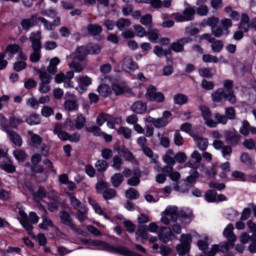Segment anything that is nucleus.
Here are the masks:
<instances>
[{
	"label": "nucleus",
	"mask_w": 256,
	"mask_h": 256,
	"mask_svg": "<svg viewBox=\"0 0 256 256\" xmlns=\"http://www.w3.org/2000/svg\"><path fill=\"white\" fill-rule=\"evenodd\" d=\"M101 53V46L99 45H90L88 47L82 46L79 47L73 54V61L68 64L70 69H74L75 73H81L85 69L83 61L87 55H99Z\"/></svg>",
	"instance_id": "nucleus-1"
},
{
	"label": "nucleus",
	"mask_w": 256,
	"mask_h": 256,
	"mask_svg": "<svg viewBox=\"0 0 256 256\" xmlns=\"http://www.w3.org/2000/svg\"><path fill=\"white\" fill-rule=\"evenodd\" d=\"M233 224H228L223 231L224 237L227 239V242L221 245H213L210 252L206 253V256H215L217 253H227L229 249L235 247V241H237V236L233 233Z\"/></svg>",
	"instance_id": "nucleus-2"
},
{
	"label": "nucleus",
	"mask_w": 256,
	"mask_h": 256,
	"mask_svg": "<svg viewBox=\"0 0 256 256\" xmlns=\"http://www.w3.org/2000/svg\"><path fill=\"white\" fill-rule=\"evenodd\" d=\"M19 221L22 225V227L31 235L33 233V225H36V223H39V216L35 212H30L29 216H27V213H25L24 210H19Z\"/></svg>",
	"instance_id": "nucleus-3"
},
{
	"label": "nucleus",
	"mask_w": 256,
	"mask_h": 256,
	"mask_svg": "<svg viewBox=\"0 0 256 256\" xmlns=\"http://www.w3.org/2000/svg\"><path fill=\"white\" fill-rule=\"evenodd\" d=\"M0 125L2 127V131L7 133L10 141L17 147H21L23 145V139H21V136L17 134V132L9 129V125L7 124V118L5 116L0 115Z\"/></svg>",
	"instance_id": "nucleus-4"
},
{
	"label": "nucleus",
	"mask_w": 256,
	"mask_h": 256,
	"mask_svg": "<svg viewBox=\"0 0 256 256\" xmlns=\"http://www.w3.org/2000/svg\"><path fill=\"white\" fill-rule=\"evenodd\" d=\"M154 169L157 171V173H166L169 179L176 183L173 187L174 191H181V188L179 187V179H181V174L179 172L175 171L171 166H155Z\"/></svg>",
	"instance_id": "nucleus-5"
},
{
	"label": "nucleus",
	"mask_w": 256,
	"mask_h": 256,
	"mask_svg": "<svg viewBox=\"0 0 256 256\" xmlns=\"http://www.w3.org/2000/svg\"><path fill=\"white\" fill-rule=\"evenodd\" d=\"M86 123H87V119H85L83 114H77L74 121L68 118L64 123V127L68 131H75V129H78V131H81V129L85 127Z\"/></svg>",
	"instance_id": "nucleus-6"
},
{
	"label": "nucleus",
	"mask_w": 256,
	"mask_h": 256,
	"mask_svg": "<svg viewBox=\"0 0 256 256\" xmlns=\"http://www.w3.org/2000/svg\"><path fill=\"white\" fill-rule=\"evenodd\" d=\"M59 217L62 225H66V227H69L72 231H74V233H77L78 235H85V231L81 230V228H77L73 224V218L67 211L60 212Z\"/></svg>",
	"instance_id": "nucleus-7"
},
{
	"label": "nucleus",
	"mask_w": 256,
	"mask_h": 256,
	"mask_svg": "<svg viewBox=\"0 0 256 256\" xmlns=\"http://www.w3.org/2000/svg\"><path fill=\"white\" fill-rule=\"evenodd\" d=\"M195 17V8L187 5V7L184 9L183 14L181 13H175L173 14V19L177 21V23H185L187 21H193Z\"/></svg>",
	"instance_id": "nucleus-8"
},
{
	"label": "nucleus",
	"mask_w": 256,
	"mask_h": 256,
	"mask_svg": "<svg viewBox=\"0 0 256 256\" xmlns=\"http://www.w3.org/2000/svg\"><path fill=\"white\" fill-rule=\"evenodd\" d=\"M75 77V73L73 71H68L66 74L65 73H59L55 76V82L56 83H63L65 89H73L75 85L73 84V79Z\"/></svg>",
	"instance_id": "nucleus-9"
},
{
	"label": "nucleus",
	"mask_w": 256,
	"mask_h": 256,
	"mask_svg": "<svg viewBox=\"0 0 256 256\" xmlns=\"http://www.w3.org/2000/svg\"><path fill=\"white\" fill-rule=\"evenodd\" d=\"M180 241L181 244H178L176 246L179 255H185L186 253H189V251L191 250V243L193 241V237L190 234H182Z\"/></svg>",
	"instance_id": "nucleus-10"
},
{
	"label": "nucleus",
	"mask_w": 256,
	"mask_h": 256,
	"mask_svg": "<svg viewBox=\"0 0 256 256\" xmlns=\"http://www.w3.org/2000/svg\"><path fill=\"white\" fill-rule=\"evenodd\" d=\"M179 214H177V206H169L162 214L161 222L164 225H169L171 221H177Z\"/></svg>",
	"instance_id": "nucleus-11"
},
{
	"label": "nucleus",
	"mask_w": 256,
	"mask_h": 256,
	"mask_svg": "<svg viewBox=\"0 0 256 256\" xmlns=\"http://www.w3.org/2000/svg\"><path fill=\"white\" fill-rule=\"evenodd\" d=\"M42 23L44 29L46 31H55V27H59L61 25V17H56L53 22L47 20L44 17L37 15V24Z\"/></svg>",
	"instance_id": "nucleus-12"
},
{
	"label": "nucleus",
	"mask_w": 256,
	"mask_h": 256,
	"mask_svg": "<svg viewBox=\"0 0 256 256\" xmlns=\"http://www.w3.org/2000/svg\"><path fill=\"white\" fill-rule=\"evenodd\" d=\"M146 97L149 101H156L157 103H163V101H165V95L161 92H157V88L153 85L148 86Z\"/></svg>",
	"instance_id": "nucleus-13"
},
{
	"label": "nucleus",
	"mask_w": 256,
	"mask_h": 256,
	"mask_svg": "<svg viewBox=\"0 0 256 256\" xmlns=\"http://www.w3.org/2000/svg\"><path fill=\"white\" fill-rule=\"evenodd\" d=\"M223 85V90L229 95V103L235 105L237 103V96H235V91L233 90V82L231 80H225Z\"/></svg>",
	"instance_id": "nucleus-14"
},
{
	"label": "nucleus",
	"mask_w": 256,
	"mask_h": 256,
	"mask_svg": "<svg viewBox=\"0 0 256 256\" xmlns=\"http://www.w3.org/2000/svg\"><path fill=\"white\" fill-rule=\"evenodd\" d=\"M200 111L207 127H217V122L211 119V109H209V107L200 106Z\"/></svg>",
	"instance_id": "nucleus-15"
},
{
	"label": "nucleus",
	"mask_w": 256,
	"mask_h": 256,
	"mask_svg": "<svg viewBox=\"0 0 256 256\" xmlns=\"http://www.w3.org/2000/svg\"><path fill=\"white\" fill-rule=\"evenodd\" d=\"M205 199L208 203H219V201H227V197L223 194L217 195L215 190H209L205 193Z\"/></svg>",
	"instance_id": "nucleus-16"
},
{
	"label": "nucleus",
	"mask_w": 256,
	"mask_h": 256,
	"mask_svg": "<svg viewBox=\"0 0 256 256\" xmlns=\"http://www.w3.org/2000/svg\"><path fill=\"white\" fill-rule=\"evenodd\" d=\"M203 161V156L198 151H194L191 154V160L185 164V167H190V169H199V163Z\"/></svg>",
	"instance_id": "nucleus-17"
},
{
	"label": "nucleus",
	"mask_w": 256,
	"mask_h": 256,
	"mask_svg": "<svg viewBox=\"0 0 256 256\" xmlns=\"http://www.w3.org/2000/svg\"><path fill=\"white\" fill-rule=\"evenodd\" d=\"M76 82L78 84V88L76 89H78L80 93H85V91H87V87L93 83V80H91L89 76H80L76 78Z\"/></svg>",
	"instance_id": "nucleus-18"
},
{
	"label": "nucleus",
	"mask_w": 256,
	"mask_h": 256,
	"mask_svg": "<svg viewBox=\"0 0 256 256\" xmlns=\"http://www.w3.org/2000/svg\"><path fill=\"white\" fill-rule=\"evenodd\" d=\"M239 131L241 135H244V137H248V135H256V127L251 126V124L247 120L242 121V125Z\"/></svg>",
	"instance_id": "nucleus-19"
},
{
	"label": "nucleus",
	"mask_w": 256,
	"mask_h": 256,
	"mask_svg": "<svg viewBox=\"0 0 256 256\" xmlns=\"http://www.w3.org/2000/svg\"><path fill=\"white\" fill-rule=\"evenodd\" d=\"M145 121L146 123H150V125H154L156 129H161L169 125V120H164L162 118H153L151 116L146 117Z\"/></svg>",
	"instance_id": "nucleus-20"
},
{
	"label": "nucleus",
	"mask_w": 256,
	"mask_h": 256,
	"mask_svg": "<svg viewBox=\"0 0 256 256\" xmlns=\"http://www.w3.org/2000/svg\"><path fill=\"white\" fill-rule=\"evenodd\" d=\"M42 211H44V214L41 216L42 222L38 225V227L43 231H47L49 227H55V224H53V220L47 216V210L42 208Z\"/></svg>",
	"instance_id": "nucleus-21"
},
{
	"label": "nucleus",
	"mask_w": 256,
	"mask_h": 256,
	"mask_svg": "<svg viewBox=\"0 0 256 256\" xmlns=\"http://www.w3.org/2000/svg\"><path fill=\"white\" fill-rule=\"evenodd\" d=\"M191 41H193L191 38H181L177 42L171 44V49L172 51H175V53H181L185 45L191 43Z\"/></svg>",
	"instance_id": "nucleus-22"
},
{
	"label": "nucleus",
	"mask_w": 256,
	"mask_h": 256,
	"mask_svg": "<svg viewBox=\"0 0 256 256\" xmlns=\"http://www.w3.org/2000/svg\"><path fill=\"white\" fill-rule=\"evenodd\" d=\"M191 137L194 139L198 149L200 151H207V147H209V140L203 138L197 134H190Z\"/></svg>",
	"instance_id": "nucleus-23"
},
{
	"label": "nucleus",
	"mask_w": 256,
	"mask_h": 256,
	"mask_svg": "<svg viewBox=\"0 0 256 256\" xmlns=\"http://www.w3.org/2000/svg\"><path fill=\"white\" fill-rule=\"evenodd\" d=\"M223 99H227L229 103V95L223 88H219L214 93H212V101H214V103H221Z\"/></svg>",
	"instance_id": "nucleus-24"
},
{
	"label": "nucleus",
	"mask_w": 256,
	"mask_h": 256,
	"mask_svg": "<svg viewBox=\"0 0 256 256\" xmlns=\"http://www.w3.org/2000/svg\"><path fill=\"white\" fill-rule=\"evenodd\" d=\"M37 24V14L32 15L30 18H25L21 21V27L24 31H29L31 27H35Z\"/></svg>",
	"instance_id": "nucleus-25"
},
{
	"label": "nucleus",
	"mask_w": 256,
	"mask_h": 256,
	"mask_svg": "<svg viewBox=\"0 0 256 256\" xmlns=\"http://www.w3.org/2000/svg\"><path fill=\"white\" fill-rule=\"evenodd\" d=\"M29 40L32 43V49H41V31L30 33Z\"/></svg>",
	"instance_id": "nucleus-26"
},
{
	"label": "nucleus",
	"mask_w": 256,
	"mask_h": 256,
	"mask_svg": "<svg viewBox=\"0 0 256 256\" xmlns=\"http://www.w3.org/2000/svg\"><path fill=\"white\" fill-rule=\"evenodd\" d=\"M158 237L162 243H169L173 239V232L169 228H161Z\"/></svg>",
	"instance_id": "nucleus-27"
},
{
	"label": "nucleus",
	"mask_w": 256,
	"mask_h": 256,
	"mask_svg": "<svg viewBox=\"0 0 256 256\" xmlns=\"http://www.w3.org/2000/svg\"><path fill=\"white\" fill-rule=\"evenodd\" d=\"M122 68L124 71H135L137 70L138 66L137 63L133 61V58L126 56L122 62Z\"/></svg>",
	"instance_id": "nucleus-28"
},
{
	"label": "nucleus",
	"mask_w": 256,
	"mask_h": 256,
	"mask_svg": "<svg viewBox=\"0 0 256 256\" xmlns=\"http://www.w3.org/2000/svg\"><path fill=\"white\" fill-rule=\"evenodd\" d=\"M21 51V47L17 44H9L6 47V51L4 53V57H8V59H13L17 53Z\"/></svg>",
	"instance_id": "nucleus-29"
},
{
	"label": "nucleus",
	"mask_w": 256,
	"mask_h": 256,
	"mask_svg": "<svg viewBox=\"0 0 256 256\" xmlns=\"http://www.w3.org/2000/svg\"><path fill=\"white\" fill-rule=\"evenodd\" d=\"M69 201H70V205L73 207V209H75L76 211H79L87 206L83 205V203L80 202L79 199H77V197H75L74 194H71L70 192L66 193Z\"/></svg>",
	"instance_id": "nucleus-30"
},
{
	"label": "nucleus",
	"mask_w": 256,
	"mask_h": 256,
	"mask_svg": "<svg viewBox=\"0 0 256 256\" xmlns=\"http://www.w3.org/2000/svg\"><path fill=\"white\" fill-rule=\"evenodd\" d=\"M238 28L240 29V31H243L244 33H247V31L251 29V22H249V15L245 13L241 15Z\"/></svg>",
	"instance_id": "nucleus-31"
},
{
	"label": "nucleus",
	"mask_w": 256,
	"mask_h": 256,
	"mask_svg": "<svg viewBox=\"0 0 256 256\" xmlns=\"http://www.w3.org/2000/svg\"><path fill=\"white\" fill-rule=\"evenodd\" d=\"M131 110L133 113H137L138 115H143V113H147V103L142 101H137L131 106Z\"/></svg>",
	"instance_id": "nucleus-32"
},
{
	"label": "nucleus",
	"mask_w": 256,
	"mask_h": 256,
	"mask_svg": "<svg viewBox=\"0 0 256 256\" xmlns=\"http://www.w3.org/2000/svg\"><path fill=\"white\" fill-rule=\"evenodd\" d=\"M0 169L5 171L6 173H15L17 171V167L13 164V160L11 158H7L6 162H2L0 164Z\"/></svg>",
	"instance_id": "nucleus-33"
},
{
	"label": "nucleus",
	"mask_w": 256,
	"mask_h": 256,
	"mask_svg": "<svg viewBox=\"0 0 256 256\" xmlns=\"http://www.w3.org/2000/svg\"><path fill=\"white\" fill-rule=\"evenodd\" d=\"M23 123H25V121H23V118L12 114L9 117V124H7V125L9 127V129H17V127H20V125H23Z\"/></svg>",
	"instance_id": "nucleus-34"
},
{
	"label": "nucleus",
	"mask_w": 256,
	"mask_h": 256,
	"mask_svg": "<svg viewBox=\"0 0 256 256\" xmlns=\"http://www.w3.org/2000/svg\"><path fill=\"white\" fill-rule=\"evenodd\" d=\"M88 203L89 205H91L95 213H97V215H101L102 217H104V219H109V216H107V214L103 212V208H101V205H99L96 200H94L93 198H88Z\"/></svg>",
	"instance_id": "nucleus-35"
},
{
	"label": "nucleus",
	"mask_w": 256,
	"mask_h": 256,
	"mask_svg": "<svg viewBox=\"0 0 256 256\" xmlns=\"http://www.w3.org/2000/svg\"><path fill=\"white\" fill-rule=\"evenodd\" d=\"M162 159L164 163H166L167 167H175L176 159L173 150H168Z\"/></svg>",
	"instance_id": "nucleus-36"
},
{
	"label": "nucleus",
	"mask_w": 256,
	"mask_h": 256,
	"mask_svg": "<svg viewBox=\"0 0 256 256\" xmlns=\"http://www.w3.org/2000/svg\"><path fill=\"white\" fill-rule=\"evenodd\" d=\"M147 231V226H139L136 231V241H146V239H149Z\"/></svg>",
	"instance_id": "nucleus-37"
},
{
	"label": "nucleus",
	"mask_w": 256,
	"mask_h": 256,
	"mask_svg": "<svg viewBox=\"0 0 256 256\" xmlns=\"http://www.w3.org/2000/svg\"><path fill=\"white\" fill-rule=\"evenodd\" d=\"M112 91H114L115 95H125V93H129L130 89L125 85L114 83L112 85Z\"/></svg>",
	"instance_id": "nucleus-38"
},
{
	"label": "nucleus",
	"mask_w": 256,
	"mask_h": 256,
	"mask_svg": "<svg viewBox=\"0 0 256 256\" xmlns=\"http://www.w3.org/2000/svg\"><path fill=\"white\" fill-rule=\"evenodd\" d=\"M28 135L30 137L32 147H37L43 143V138L39 134H35L33 131L29 130Z\"/></svg>",
	"instance_id": "nucleus-39"
},
{
	"label": "nucleus",
	"mask_w": 256,
	"mask_h": 256,
	"mask_svg": "<svg viewBox=\"0 0 256 256\" xmlns=\"http://www.w3.org/2000/svg\"><path fill=\"white\" fill-rule=\"evenodd\" d=\"M61 63V60L59 58L55 57L50 60V64L47 67V71L50 75H55L57 73V66Z\"/></svg>",
	"instance_id": "nucleus-40"
},
{
	"label": "nucleus",
	"mask_w": 256,
	"mask_h": 256,
	"mask_svg": "<svg viewBox=\"0 0 256 256\" xmlns=\"http://www.w3.org/2000/svg\"><path fill=\"white\" fill-rule=\"evenodd\" d=\"M197 246L200 249V251H203L205 256H207V253H211V249L209 251H207V249H209V238L208 237H205L204 240H199L197 242Z\"/></svg>",
	"instance_id": "nucleus-41"
},
{
	"label": "nucleus",
	"mask_w": 256,
	"mask_h": 256,
	"mask_svg": "<svg viewBox=\"0 0 256 256\" xmlns=\"http://www.w3.org/2000/svg\"><path fill=\"white\" fill-rule=\"evenodd\" d=\"M116 27L119 31H125V29H129V27H131V20L127 18H120L116 23Z\"/></svg>",
	"instance_id": "nucleus-42"
},
{
	"label": "nucleus",
	"mask_w": 256,
	"mask_h": 256,
	"mask_svg": "<svg viewBox=\"0 0 256 256\" xmlns=\"http://www.w3.org/2000/svg\"><path fill=\"white\" fill-rule=\"evenodd\" d=\"M111 167L115 171H121L123 169V158L119 156H114L111 161Z\"/></svg>",
	"instance_id": "nucleus-43"
},
{
	"label": "nucleus",
	"mask_w": 256,
	"mask_h": 256,
	"mask_svg": "<svg viewBox=\"0 0 256 256\" xmlns=\"http://www.w3.org/2000/svg\"><path fill=\"white\" fill-rule=\"evenodd\" d=\"M219 23V18L217 17H210L208 19H204L201 23V27H216V25Z\"/></svg>",
	"instance_id": "nucleus-44"
},
{
	"label": "nucleus",
	"mask_w": 256,
	"mask_h": 256,
	"mask_svg": "<svg viewBox=\"0 0 256 256\" xmlns=\"http://www.w3.org/2000/svg\"><path fill=\"white\" fill-rule=\"evenodd\" d=\"M179 217H181L184 223H190L191 220L193 219V212H191V210L189 209L182 210L179 213Z\"/></svg>",
	"instance_id": "nucleus-45"
},
{
	"label": "nucleus",
	"mask_w": 256,
	"mask_h": 256,
	"mask_svg": "<svg viewBox=\"0 0 256 256\" xmlns=\"http://www.w3.org/2000/svg\"><path fill=\"white\" fill-rule=\"evenodd\" d=\"M226 141L230 143V145H237L239 141H241V136L239 134L229 132L226 135Z\"/></svg>",
	"instance_id": "nucleus-46"
},
{
	"label": "nucleus",
	"mask_w": 256,
	"mask_h": 256,
	"mask_svg": "<svg viewBox=\"0 0 256 256\" xmlns=\"http://www.w3.org/2000/svg\"><path fill=\"white\" fill-rule=\"evenodd\" d=\"M38 73H39L40 83H48V84L51 83V79L53 78L51 77L50 73L46 72L43 69L38 70Z\"/></svg>",
	"instance_id": "nucleus-47"
},
{
	"label": "nucleus",
	"mask_w": 256,
	"mask_h": 256,
	"mask_svg": "<svg viewBox=\"0 0 256 256\" xmlns=\"http://www.w3.org/2000/svg\"><path fill=\"white\" fill-rule=\"evenodd\" d=\"M123 180H124V177H123V174L121 173L114 174L110 179L113 187H120L121 183H123Z\"/></svg>",
	"instance_id": "nucleus-48"
},
{
	"label": "nucleus",
	"mask_w": 256,
	"mask_h": 256,
	"mask_svg": "<svg viewBox=\"0 0 256 256\" xmlns=\"http://www.w3.org/2000/svg\"><path fill=\"white\" fill-rule=\"evenodd\" d=\"M98 93L101 95V97H109L113 92L111 90V87H109V85L102 84L98 87Z\"/></svg>",
	"instance_id": "nucleus-49"
},
{
	"label": "nucleus",
	"mask_w": 256,
	"mask_h": 256,
	"mask_svg": "<svg viewBox=\"0 0 256 256\" xmlns=\"http://www.w3.org/2000/svg\"><path fill=\"white\" fill-rule=\"evenodd\" d=\"M223 47H225V44L221 40H214L211 44L213 53H221V51H223Z\"/></svg>",
	"instance_id": "nucleus-50"
},
{
	"label": "nucleus",
	"mask_w": 256,
	"mask_h": 256,
	"mask_svg": "<svg viewBox=\"0 0 256 256\" xmlns=\"http://www.w3.org/2000/svg\"><path fill=\"white\" fill-rule=\"evenodd\" d=\"M222 29L225 31L226 35H229V29L233 27V22L229 18H224L220 21Z\"/></svg>",
	"instance_id": "nucleus-51"
},
{
	"label": "nucleus",
	"mask_w": 256,
	"mask_h": 256,
	"mask_svg": "<svg viewBox=\"0 0 256 256\" xmlns=\"http://www.w3.org/2000/svg\"><path fill=\"white\" fill-rule=\"evenodd\" d=\"M87 29L90 35H99L103 31V28L99 24H90Z\"/></svg>",
	"instance_id": "nucleus-52"
},
{
	"label": "nucleus",
	"mask_w": 256,
	"mask_h": 256,
	"mask_svg": "<svg viewBox=\"0 0 256 256\" xmlns=\"http://www.w3.org/2000/svg\"><path fill=\"white\" fill-rule=\"evenodd\" d=\"M33 53L30 55L31 63H39L41 61V48H32Z\"/></svg>",
	"instance_id": "nucleus-53"
},
{
	"label": "nucleus",
	"mask_w": 256,
	"mask_h": 256,
	"mask_svg": "<svg viewBox=\"0 0 256 256\" xmlns=\"http://www.w3.org/2000/svg\"><path fill=\"white\" fill-rule=\"evenodd\" d=\"M95 167L99 173H104V171H107L109 163H107L105 160L100 159L95 163Z\"/></svg>",
	"instance_id": "nucleus-54"
},
{
	"label": "nucleus",
	"mask_w": 256,
	"mask_h": 256,
	"mask_svg": "<svg viewBox=\"0 0 256 256\" xmlns=\"http://www.w3.org/2000/svg\"><path fill=\"white\" fill-rule=\"evenodd\" d=\"M64 107L66 111H77V109H79V105L74 100H66L64 102Z\"/></svg>",
	"instance_id": "nucleus-55"
},
{
	"label": "nucleus",
	"mask_w": 256,
	"mask_h": 256,
	"mask_svg": "<svg viewBox=\"0 0 256 256\" xmlns=\"http://www.w3.org/2000/svg\"><path fill=\"white\" fill-rule=\"evenodd\" d=\"M27 125H39L41 123V118L37 114H31L26 118Z\"/></svg>",
	"instance_id": "nucleus-56"
},
{
	"label": "nucleus",
	"mask_w": 256,
	"mask_h": 256,
	"mask_svg": "<svg viewBox=\"0 0 256 256\" xmlns=\"http://www.w3.org/2000/svg\"><path fill=\"white\" fill-rule=\"evenodd\" d=\"M146 37L151 41V43H157V41H159V30L148 31Z\"/></svg>",
	"instance_id": "nucleus-57"
},
{
	"label": "nucleus",
	"mask_w": 256,
	"mask_h": 256,
	"mask_svg": "<svg viewBox=\"0 0 256 256\" xmlns=\"http://www.w3.org/2000/svg\"><path fill=\"white\" fill-rule=\"evenodd\" d=\"M77 211H78V215H77L78 221H80V223L87 221V215L89 213V209H87V206Z\"/></svg>",
	"instance_id": "nucleus-58"
},
{
	"label": "nucleus",
	"mask_w": 256,
	"mask_h": 256,
	"mask_svg": "<svg viewBox=\"0 0 256 256\" xmlns=\"http://www.w3.org/2000/svg\"><path fill=\"white\" fill-rule=\"evenodd\" d=\"M141 173H134V176L130 179H128L127 183L130 185V187H137L139 183H141Z\"/></svg>",
	"instance_id": "nucleus-59"
},
{
	"label": "nucleus",
	"mask_w": 256,
	"mask_h": 256,
	"mask_svg": "<svg viewBox=\"0 0 256 256\" xmlns=\"http://www.w3.org/2000/svg\"><path fill=\"white\" fill-rule=\"evenodd\" d=\"M154 53L157 57H167V55H171V49L163 50L160 46H155Z\"/></svg>",
	"instance_id": "nucleus-60"
},
{
	"label": "nucleus",
	"mask_w": 256,
	"mask_h": 256,
	"mask_svg": "<svg viewBox=\"0 0 256 256\" xmlns=\"http://www.w3.org/2000/svg\"><path fill=\"white\" fill-rule=\"evenodd\" d=\"M211 33L214 37H217L218 39L223 37V35H227L225 33V30L219 26H214L213 28H211Z\"/></svg>",
	"instance_id": "nucleus-61"
},
{
	"label": "nucleus",
	"mask_w": 256,
	"mask_h": 256,
	"mask_svg": "<svg viewBox=\"0 0 256 256\" xmlns=\"http://www.w3.org/2000/svg\"><path fill=\"white\" fill-rule=\"evenodd\" d=\"M187 101H188V98L184 94H176L174 96L175 105H185V103H187Z\"/></svg>",
	"instance_id": "nucleus-62"
},
{
	"label": "nucleus",
	"mask_w": 256,
	"mask_h": 256,
	"mask_svg": "<svg viewBox=\"0 0 256 256\" xmlns=\"http://www.w3.org/2000/svg\"><path fill=\"white\" fill-rule=\"evenodd\" d=\"M13 155L17 161L22 162V163H23V161H25L27 159V154L25 153V151L20 150V149L15 150L13 152Z\"/></svg>",
	"instance_id": "nucleus-63"
},
{
	"label": "nucleus",
	"mask_w": 256,
	"mask_h": 256,
	"mask_svg": "<svg viewBox=\"0 0 256 256\" xmlns=\"http://www.w3.org/2000/svg\"><path fill=\"white\" fill-rule=\"evenodd\" d=\"M125 196L127 197V199H139V191L134 188H130L126 190Z\"/></svg>",
	"instance_id": "nucleus-64"
}]
</instances>
